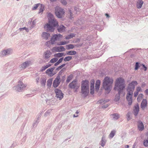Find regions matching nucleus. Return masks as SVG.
<instances>
[{"label": "nucleus", "mask_w": 148, "mask_h": 148, "mask_svg": "<svg viewBox=\"0 0 148 148\" xmlns=\"http://www.w3.org/2000/svg\"><path fill=\"white\" fill-rule=\"evenodd\" d=\"M125 84L124 79L121 78H117L116 81L115 86L114 89L116 90L117 89L118 91L117 94L115 96V100L118 101L120 99V94L123 92V90L125 88Z\"/></svg>", "instance_id": "nucleus-1"}, {"label": "nucleus", "mask_w": 148, "mask_h": 148, "mask_svg": "<svg viewBox=\"0 0 148 148\" xmlns=\"http://www.w3.org/2000/svg\"><path fill=\"white\" fill-rule=\"evenodd\" d=\"M51 18L49 19L48 23L45 25V28L47 29V31L53 32L54 29V27L58 25V23L56 20L52 18L53 16L51 14H49Z\"/></svg>", "instance_id": "nucleus-2"}, {"label": "nucleus", "mask_w": 148, "mask_h": 148, "mask_svg": "<svg viewBox=\"0 0 148 148\" xmlns=\"http://www.w3.org/2000/svg\"><path fill=\"white\" fill-rule=\"evenodd\" d=\"M113 80L108 77H106L103 80V86L105 90L107 91L108 93H109L111 90Z\"/></svg>", "instance_id": "nucleus-3"}, {"label": "nucleus", "mask_w": 148, "mask_h": 148, "mask_svg": "<svg viewBox=\"0 0 148 148\" xmlns=\"http://www.w3.org/2000/svg\"><path fill=\"white\" fill-rule=\"evenodd\" d=\"M81 91L82 94L86 97L89 92V82L85 80L82 82L81 85Z\"/></svg>", "instance_id": "nucleus-4"}, {"label": "nucleus", "mask_w": 148, "mask_h": 148, "mask_svg": "<svg viewBox=\"0 0 148 148\" xmlns=\"http://www.w3.org/2000/svg\"><path fill=\"white\" fill-rule=\"evenodd\" d=\"M55 14L58 18H62L65 13L64 9L59 6H56L55 8Z\"/></svg>", "instance_id": "nucleus-5"}, {"label": "nucleus", "mask_w": 148, "mask_h": 148, "mask_svg": "<svg viewBox=\"0 0 148 148\" xmlns=\"http://www.w3.org/2000/svg\"><path fill=\"white\" fill-rule=\"evenodd\" d=\"M138 83L136 81H133L129 84L128 87L127 89V92L133 93L135 88V85H136Z\"/></svg>", "instance_id": "nucleus-6"}, {"label": "nucleus", "mask_w": 148, "mask_h": 148, "mask_svg": "<svg viewBox=\"0 0 148 148\" xmlns=\"http://www.w3.org/2000/svg\"><path fill=\"white\" fill-rule=\"evenodd\" d=\"M13 52L12 49L9 48L3 50L0 53V56L4 57L12 54Z\"/></svg>", "instance_id": "nucleus-7"}, {"label": "nucleus", "mask_w": 148, "mask_h": 148, "mask_svg": "<svg viewBox=\"0 0 148 148\" xmlns=\"http://www.w3.org/2000/svg\"><path fill=\"white\" fill-rule=\"evenodd\" d=\"M69 86L71 89H75V91L76 92L79 86L77 84V82L75 80H74L71 82L69 84Z\"/></svg>", "instance_id": "nucleus-8"}, {"label": "nucleus", "mask_w": 148, "mask_h": 148, "mask_svg": "<svg viewBox=\"0 0 148 148\" xmlns=\"http://www.w3.org/2000/svg\"><path fill=\"white\" fill-rule=\"evenodd\" d=\"M55 92L56 94V97L60 100L62 99L63 97V94L62 91L58 88H56L55 90Z\"/></svg>", "instance_id": "nucleus-9"}, {"label": "nucleus", "mask_w": 148, "mask_h": 148, "mask_svg": "<svg viewBox=\"0 0 148 148\" xmlns=\"http://www.w3.org/2000/svg\"><path fill=\"white\" fill-rule=\"evenodd\" d=\"M62 36L60 34H54L51 38L50 40L51 43L52 44H54L55 43L56 41L60 39Z\"/></svg>", "instance_id": "nucleus-10"}, {"label": "nucleus", "mask_w": 148, "mask_h": 148, "mask_svg": "<svg viewBox=\"0 0 148 148\" xmlns=\"http://www.w3.org/2000/svg\"><path fill=\"white\" fill-rule=\"evenodd\" d=\"M133 93L127 92L126 97V98L128 101V104L131 105L132 102V96Z\"/></svg>", "instance_id": "nucleus-11"}, {"label": "nucleus", "mask_w": 148, "mask_h": 148, "mask_svg": "<svg viewBox=\"0 0 148 148\" xmlns=\"http://www.w3.org/2000/svg\"><path fill=\"white\" fill-rule=\"evenodd\" d=\"M60 77V76H57L54 80L53 83V86L54 87H57L59 84Z\"/></svg>", "instance_id": "nucleus-12"}, {"label": "nucleus", "mask_w": 148, "mask_h": 148, "mask_svg": "<svg viewBox=\"0 0 148 148\" xmlns=\"http://www.w3.org/2000/svg\"><path fill=\"white\" fill-rule=\"evenodd\" d=\"M26 85L24 84L21 81H19V92H21L25 90Z\"/></svg>", "instance_id": "nucleus-13"}, {"label": "nucleus", "mask_w": 148, "mask_h": 148, "mask_svg": "<svg viewBox=\"0 0 148 148\" xmlns=\"http://www.w3.org/2000/svg\"><path fill=\"white\" fill-rule=\"evenodd\" d=\"M55 68V67H53L47 69L45 71L46 73L48 75H50L51 76H53L56 74V73H54V74L52 73L53 71L54 70Z\"/></svg>", "instance_id": "nucleus-14"}, {"label": "nucleus", "mask_w": 148, "mask_h": 148, "mask_svg": "<svg viewBox=\"0 0 148 148\" xmlns=\"http://www.w3.org/2000/svg\"><path fill=\"white\" fill-rule=\"evenodd\" d=\"M31 63L30 61H26L21 64V68L24 69L26 68V67L29 66Z\"/></svg>", "instance_id": "nucleus-15"}, {"label": "nucleus", "mask_w": 148, "mask_h": 148, "mask_svg": "<svg viewBox=\"0 0 148 148\" xmlns=\"http://www.w3.org/2000/svg\"><path fill=\"white\" fill-rule=\"evenodd\" d=\"M147 100L145 99H143L141 103V108L143 110L147 106Z\"/></svg>", "instance_id": "nucleus-16"}, {"label": "nucleus", "mask_w": 148, "mask_h": 148, "mask_svg": "<svg viewBox=\"0 0 148 148\" xmlns=\"http://www.w3.org/2000/svg\"><path fill=\"white\" fill-rule=\"evenodd\" d=\"M57 52H62L65 51V49L63 46L56 47H54Z\"/></svg>", "instance_id": "nucleus-17"}, {"label": "nucleus", "mask_w": 148, "mask_h": 148, "mask_svg": "<svg viewBox=\"0 0 148 148\" xmlns=\"http://www.w3.org/2000/svg\"><path fill=\"white\" fill-rule=\"evenodd\" d=\"M138 127L139 131H142L143 130L144 125L142 121H140L138 122Z\"/></svg>", "instance_id": "nucleus-18"}, {"label": "nucleus", "mask_w": 148, "mask_h": 148, "mask_svg": "<svg viewBox=\"0 0 148 148\" xmlns=\"http://www.w3.org/2000/svg\"><path fill=\"white\" fill-rule=\"evenodd\" d=\"M139 111V107L138 105H136L134 107V116H136Z\"/></svg>", "instance_id": "nucleus-19"}, {"label": "nucleus", "mask_w": 148, "mask_h": 148, "mask_svg": "<svg viewBox=\"0 0 148 148\" xmlns=\"http://www.w3.org/2000/svg\"><path fill=\"white\" fill-rule=\"evenodd\" d=\"M44 56L45 59H48L51 56V53L49 50H47L44 53Z\"/></svg>", "instance_id": "nucleus-20"}, {"label": "nucleus", "mask_w": 148, "mask_h": 148, "mask_svg": "<svg viewBox=\"0 0 148 148\" xmlns=\"http://www.w3.org/2000/svg\"><path fill=\"white\" fill-rule=\"evenodd\" d=\"M100 84V81L99 80L96 81L95 83V89L96 91H98L99 90Z\"/></svg>", "instance_id": "nucleus-21"}, {"label": "nucleus", "mask_w": 148, "mask_h": 148, "mask_svg": "<svg viewBox=\"0 0 148 148\" xmlns=\"http://www.w3.org/2000/svg\"><path fill=\"white\" fill-rule=\"evenodd\" d=\"M50 34L45 32H44L42 34V36L43 38L45 40H47L50 37Z\"/></svg>", "instance_id": "nucleus-22"}, {"label": "nucleus", "mask_w": 148, "mask_h": 148, "mask_svg": "<svg viewBox=\"0 0 148 148\" xmlns=\"http://www.w3.org/2000/svg\"><path fill=\"white\" fill-rule=\"evenodd\" d=\"M143 2L142 1V0H138L136 7L138 9L140 8L142 6L143 4Z\"/></svg>", "instance_id": "nucleus-23"}, {"label": "nucleus", "mask_w": 148, "mask_h": 148, "mask_svg": "<svg viewBox=\"0 0 148 148\" xmlns=\"http://www.w3.org/2000/svg\"><path fill=\"white\" fill-rule=\"evenodd\" d=\"M110 116L113 118L114 120H117L119 118V115L117 113L111 114Z\"/></svg>", "instance_id": "nucleus-24"}, {"label": "nucleus", "mask_w": 148, "mask_h": 148, "mask_svg": "<svg viewBox=\"0 0 148 148\" xmlns=\"http://www.w3.org/2000/svg\"><path fill=\"white\" fill-rule=\"evenodd\" d=\"M116 131L115 130H112L109 135V138H112L115 135L116 133Z\"/></svg>", "instance_id": "nucleus-25"}, {"label": "nucleus", "mask_w": 148, "mask_h": 148, "mask_svg": "<svg viewBox=\"0 0 148 148\" xmlns=\"http://www.w3.org/2000/svg\"><path fill=\"white\" fill-rule=\"evenodd\" d=\"M108 100H104L103 99H101L99 101H98L97 102V104H103L106 102H108Z\"/></svg>", "instance_id": "nucleus-26"}, {"label": "nucleus", "mask_w": 148, "mask_h": 148, "mask_svg": "<svg viewBox=\"0 0 148 148\" xmlns=\"http://www.w3.org/2000/svg\"><path fill=\"white\" fill-rule=\"evenodd\" d=\"M65 27L62 25L60 26L58 28L57 30L58 32H62L64 30Z\"/></svg>", "instance_id": "nucleus-27"}, {"label": "nucleus", "mask_w": 148, "mask_h": 148, "mask_svg": "<svg viewBox=\"0 0 148 148\" xmlns=\"http://www.w3.org/2000/svg\"><path fill=\"white\" fill-rule=\"evenodd\" d=\"M76 54V52L75 51H71L67 52L66 54L69 55H74Z\"/></svg>", "instance_id": "nucleus-28"}, {"label": "nucleus", "mask_w": 148, "mask_h": 148, "mask_svg": "<svg viewBox=\"0 0 148 148\" xmlns=\"http://www.w3.org/2000/svg\"><path fill=\"white\" fill-rule=\"evenodd\" d=\"M12 90L18 93V85L17 84L13 87Z\"/></svg>", "instance_id": "nucleus-29"}, {"label": "nucleus", "mask_w": 148, "mask_h": 148, "mask_svg": "<svg viewBox=\"0 0 148 148\" xmlns=\"http://www.w3.org/2000/svg\"><path fill=\"white\" fill-rule=\"evenodd\" d=\"M66 48L68 49H73L75 47V45L72 44L67 45L66 46Z\"/></svg>", "instance_id": "nucleus-30"}, {"label": "nucleus", "mask_w": 148, "mask_h": 148, "mask_svg": "<svg viewBox=\"0 0 148 148\" xmlns=\"http://www.w3.org/2000/svg\"><path fill=\"white\" fill-rule=\"evenodd\" d=\"M75 36V34H71L67 36L65 38L66 39H70Z\"/></svg>", "instance_id": "nucleus-31"}, {"label": "nucleus", "mask_w": 148, "mask_h": 148, "mask_svg": "<svg viewBox=\"0 0 148 148\" xmlns=\"http://www.w3.org/2000/svg\"><path fill=\"white\" fill-rule=\"evenodd\" d=\"M52 109H49L45 113L44 116L47 117L49 115L50 113H51L52 111Z\"/></svg>", "instance_id": "nucleus-32"}, {"label": "nucleus", "mask_w": 148, "mask_h": 148, "mask_svg": "<svg viewBox=\"0 0 148 148\" xmlns=\"http://www.w3.org/2000/svg\"><path fill=\"white\" fill-rule=\"evenodd\" d=\"M64 54V53H59L55 54L54 55V56L55 57H61L63 56Z\"/></svg>", "instance_id": "nucleus-33"}, {"label": "nucleus", "mask_w": 148, "mask_h": 148, "mask_svg": "<svg viewBox=\"0 0 148 148\" xmlns=\"http://www.w3.org/2000/svg\"><path fill=\"white\" fill-rule=\"evenodd\" d=\"M72 58V57L71 56H68L65 57L64 60L65 62L69 61Z\"/></svg>", "instance_id": "nucleus-34"}, {"label": "nucleus", "mask_w": 148, "mask_h": 148, "mask_svg": "<svg viewBox=\"0 0 148 148\" xmlns=\"http://www.w3.org/2000/svg\"><path fill=\"white\" fill-rule=\"evenodd\" d=\"M39 121H38L37 120H36V119L34 121V122L33 124V127H36L38 123H39Z\"/></svg>", "instance_id": "nucleus-35"}, {"label": "nucleus", "mask_w": 148, "mask_h": 148, "mask_svg": "<svg viewBox=\"0 0 148 148\" xmlns=\"http://www.w3.org/2000/svg\"><path fill=\"white\" fill-rule=\"evenodd\" d=\"M58 60V59L57 58H54L51 59L49 62V63H53L56 62Z\"/></svg>", "instance_id": "nucleus-36"}, {"label": "nucleus", "mask_w": 148, "mask_h": 148, "mask_svg": "<svg viewBox=\"0 0 148 148\" xmlns=\"http://www.w3.org/2000/svg\"><path fill=\"white\" fill-rule=\"evenodd\" d=\"M65 65V64H62L61 66H59L58 68H57L56 69V71H58L60 70L62 68H63V67H64Z\"/></svg>", "instance_id": "nucleus-37"}, {"label": "nucleus", "mask_w": 148, "mask_h": 148, "mask_svg": "<svg viewBox=\"0 0 148 148\" xmlns=\"http://www.w3.org/2000/svg\"><path fill=\"white\" fill-rule=\"evenodd\" d=\"M143 144L145 147H147L148 146V139L144 140Z\"/></svg>", "instance_id": "nucleus-38"}, {"label": "nucleus", "mask_w": 148, "mask_h": 148, "mask_svg": "<svg viewBox=\"0 0 148 148\" xmlns=\"http://www.w3.org/2000/svg\"><path fill=\"white\" fill-rule=\"evenodd\" d=\"M100 145L102 147H103L105 144V142L104 140L103 139V138H102L101 141L100 143Z\"/></svg>", "instance_id": "nucleus-39"}, {"label": "nucleus", "mask_w": 148, "mask_h": 148, "mask_svg": "<svg viewBox=\"0 0 148 148\" xmlns=\"http://www.w3.org/2000/svg\"><path fill=\"white\" fill-rule=\"evenodd\" d=\"M130 112H128L126 114V117L128 121H129L131 119V118L130 117Z\"/></svg>", "instance_id": "nucleus-40"}, {"label": "nucleus", "mask_w": 148, "mask_h": 148, "mask_svg": "<svg viewBox=\"0 0 148 148\" xmlns=\"http://www.w3.org/2000/svg\"><path fill=\"white\" fill-rule=\"evenodd\" d=\"M68 14L70 15V18L71 19L72 18H73V14L72 11L71 10H69V12Z\"/></svg>", "instance_id": "nucleus-41"}, {"label": "nucleus", "mask_w": 148, "mask_h": 148, "mask_svg": "<svg viewBox=\"0 0 148 148\" xmlns=\"http://www.w3.org/2000/svg\"><path fill=\"white\" fill-rule=\"evenodd\" d=\"M139 63L138 62H136L135 65V70H137L139 68Z\"/></svg>", "instance_id": "nucleus-42"}, {"label": "nucleus", "mask_w": 148, "mask_h": 148, "mask_svg": "<svg viewBox=\"0 0 148 148\" xmlns=\"http://www.w3.org/2000/svg\"><path fill=\"white\" fill-rule=\"evenodd\" d=\"M72 79V77L71 75H69L67 77L66 80V82L67 83L69 82Z\"/></svg>", "instance_id": "nucleus-43"}, {"label": "nucleus", "mask_w": 148, "mask_h": 148, "mask_svg": "<svg viewBox=\"0 0 148 148\" xmlns=\"http://www.w3.org/2000/svg\"><path fill=\"white\" fill-rule=\"evenodd\" d=\"M19 29L21 31H23L24 30H25L26 31V32H28L29 31V29L28 28H26V27H24L23 28H21Z\"/></svg>", "instance_id": "nucleus-44"}, {"label": "nucleus", "mask_w": 148, "mask_h": 148, "mask_svg": "<svg viewBox=\"0 0 148 148\" xmlns=\"http://www.w3.org/2000/svg\"><path fill=\"white\" fill-rule=\"evenodd\" d=\"M36 23V20H34L32 22L31 25V27L32 28H33V27H34Z\"/></svg>", "instance_id": "nucleus-45"}, {"label": "nucleus", "mask_w": 148, "mask_h": 148, "mask_svg": "<svg viewBox=\"0 0 148 148\" xmlns=\"http://www.w3.org/2000/svg\"><path fill=\"white\" fill-rule=\"evenodd\" d=\"M39 5V4H35L33 8H32V10H35L38 7V5Z\"/></svg>", "instance_id": "nucleus-46"}, {"label": "nucleus", "mask_w": 148, "mask_h": 148, "mask_svg": "<svg viewBox=\"0 0 148 148\" xmlns=\"http://www.w3.org/2000/svg\"><path fill=\"white\" fill-rule=\"evenodd\" d=\"M43 11V8L42 7V5H41L40 7V9L38 13H40L42 12Z\"/></svg>", "instance_id": "nucleus-47"}, {"label": "nucleus", "mask_w": 148, "mask_h": 148, "mask_svg": "<svg viewBox=\"0 0 148 148\" xmlns=\"http://www.w3.org/2000/svg\"><path fill=\"white\" fill-rule=\"evenodd\" d=\"M62 4L64 5L66 4L67 3L65 0H60Z\"/></svg>", "instance_id": "nucleus-48"}, {"label": "nucleus", "mask_w": 148, "mask_h": 148, "mask_svg": "<svg viewBox=\"0 0 148 148\" xmlns=\"http://www.w3.org/2000/svg\"><path fill=\"white\" fill-rule=\"evenodd\" d=\"M46 80L44 79H42L41 81V84L43 85H45L46 83Z\"/></svg>", "instance_id": "nucleus-49"}, {"label": "nucleus", "mask_w": 148, "mask_h": 148, "mask_svg": "<svg viewBox=\"0 0 148 148\" xmlns=\"http://www.w3.org/2000/svg\"><path fill=\"white\" fill-rule=\"evenodd\" d=\"M66 41H61L60 42V45H64L66 44Z\"/></svg>", "instance_id": "nucleus-50"}, {"label": "nucleus", "mask_w": 148, "mask_h": 148, "mask_svg": "<svg viewBox=\"0 0 148 148\" xmlns=\"http://www.w3.org/2000/svg\"><path fill=\"white\" fill-rule=\"evenodd\" d=\"M95 88L90 89V93L93 95L94 93Z\"/></svg>", "instance_id": "nucleus-51"}, {"label": "nucleus", "mask_w": 148, "mask_h": 148, "mask_svg": "<svg viewBox=\"0 0 148 148\" xmlns=\"http://www.w3.org/2000/svg\"><path fill=\"white\" fill-rule=\"evenodd\" d=\"M40 115H39L37 116L36 118L35 119L36 120H37L38 121H40Z\"/></svg>", "instance_id": "nucleus-52"}, {"label": "nucleus", "mask_w": 148, "mask_h": 148, "mask_svg": "<svg viewBox=\"0 0 148 148\" xmlns=\"http://www.w3.org/2000/svg\"><path fill=\"white\" fill-rule=\"evenodd\" d=\"M141 90V88L140 87H137L136 88V91H137L139 92Z\"/></svg>", "instance_id": "nucleus-53"}, {"label": "nucleus", "mask_w": 148, "mask_h": 148, "mask_svg": "<svg viewBox=\"0 0 148 148\" xmlns=\"http://www.w3.org/2000/svg\"><path fill=\"white\" fill-rule=\"evenodd\" d=\"M142 65L143 66V69H144V70L145 71H146L147 69V67H146L144 64H142Z\"/></svg>", "instance_id": "nucleus-54"}, {"label": "nucleus", "mask_w": 148, "mask_h": 148, "mask_svg": "<svg viewBox=\"0 0 148 148\" xmlns=\"http://www.w3.org/2000/svg\"><path fill=\"white\" fill-rule=\"evenodd\" d=\"M138 94V92L137 91L135 92L134 93V96L135 97H136L137 96Z\"/></svg>", "instance_id": "nucleus-55"}, {"label": "nucleus", "mask_w": 148, "mask_h": 148, "mask_svg": "<svg viewBox=\"0 0 148 148\" xmlns=\"http://www.w3.org/2000/svg\"><path fill=\"white\" fill-rule=\"evenodd\" d=\"M95 81L94 79H92L90 81V85H94Z\"/></svg>", "instance_id": "nucleus-56"}, {"label": "nucleus", "mask_w": 148, "mask_h": 148, "mask_svg": "<svg viewBox=\"0 0 148 148\" xmlns=\"http://www.w3.org/2000/svg\"><path fill=\"white\" fill-rule=\"evenodd\" d=\"M52 83V82L51 81L48 80L47 81V84L49 85H51Z\"/></svg>", "instance_id": "nucleus-57"}, {"label": "nucleus", "mask_w": 148, "mask_h": 148, "mask_svg": "<svg viewBox=\"0 0 148 148\" xmlns=\"http://www.w3.org/2000/svg\"><path fill=\"white\" fill-rule=\"evenodd\" d=\"M47 69L46 67L45 66H42V68L41 71H43Z\"/></svg>", "instance_id": "nucleus-58"}, {"label": "nucleus", "mask_w": 148, "mask_h": 148, "mask_svg": "<svg viewBox=\"0 0 148 148\" xmlns=\"http://www.w3.org/2000/svg\"><path fill=\"white\" fill-rule=\"evenodd\" d=\"M108 104H106V105H103L102 106V108H107L108 106Z\"/></svg>", "instance_id": "nucleus-59"}, {"label": "nucleus", "mask_w": 148, "mask_h": 148, "mask_svg": "<svg viewBox=\"0 0 148 148\" xmlns=\"http://www.w3.org/2000/svg\"><path fill=\"white\" fill-rule=\"evenodd\" d=\"M51 65V64H47L45 66L46 67V68H48L49 67H50Z\"/></svg>", "instance_id": "nucleus-60"}, {"label": "nucleus", "mask_w": 148, "mask_h": 148, "mask_svg": "<svg viewBox=\"0 0 148 148\" xmlns=\"http://www.w3.org/2000/svg\"><path fill=\"white\" fill-rule=\"evenodd\" d=\"M62 69L59 72V74H60V75H61L62 74V73L64 71H63V69Z\"/></svg>", "instance_id": "nucleus-61"}, {"label": "nucleus", "mask_w": 148, "mask_h": 148, "mask_svg": "<svg viewBox=\"0 0 148 148\" xmlns=\"http://www.w3.org/2000/svg\"><path fill=\"white\" fill-rule=\"evenodd\" d=\"M32 18H30L29 19V23L30 24H31L32 23Z\"/></svg>", "instance_id": "nucleus-62"}, {"label": "nucleus", "mask_w": 148, "mask_h": 148, "mask_svg": "<svg viewBox=\"0 0 148 148\" xmlns=\"http://www.w3.org/2000/svg\"><path fill=\"white\" fill-rule=\"evenodd\" d=\"M145 93L146 95H148V89H146L145 91Z\"/></svg>", "instance_id": "nucleus-63"}, {"label": "nucleus", "mask_w": 148, "mask_h": 148, "mask_svg": "<svg viewBox=\"0 0 148 148\" xmlns=\"http://www.w3.org/2000/svg\"><path fill=\"white\" fill-rule=\"evenodd\" d=\"M63 58L62 57V58H61L58 61H59L61 63L63 60Z\"/></svg>", "instance_id": "nucleus-64"}]
</instances>
